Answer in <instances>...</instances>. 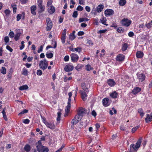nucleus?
<instances>
[{"mask_svg":"<svg viewBox=\"0 0 152 152\" xmlns=\"http://www.w3.org/2000/svg\"><path fill=\"white\" fill-rule=\"evenodd\" d=\"M126 3V0H120L119 4L120 6H123Z\"/></svg>","mask_w":152,"mask_h":152,"instance_id":"473e14b6","label":"nucleus"},{"mask_svg":"<svg viewBox=\"0 0 152 152\" xmlns=\"http://www.w3.org/2000/svg\"><path fill=\"white\" fill-rule=\"evenodd\" d=\"M141 90V89L139 87H135L133 89L132 93L134 95L138 94Z\"/></svg>","mask_w":152,"mask_h":152,"instance_id":"2eb2a0df","label":"nucleus"},{"mask_svg":"<svg viewBox=\"0 0 152 152\" xmlns=\"http://www.w3.org/2000/svg\"><path fill=\"white\" fill-rule=\"evenodd\" d=\"M43 49V47L42 45H41L40 47L39 48L37 52L38 53H39L41 52L42 51V50Z\"/></svg>","mask_w":152,"mask_h":152,"instance_id":"680f3d73","label":"nucleus"},{"mask_svg":"<svg viewBox=\"0 0 152 152\" xmlns=\"http://www.w3.org/2000/svg\"><path fill=\"white\" fill-rule=\"evenodd\" d=\"M75 51L78 52L79 53H80L82 51V48L80 47H77V48H74Z\"/></svg>","mask_w":152,"mask_h":152,"instance_id":"37998d69","label":"nucleus"},{"mask_svg":"<svg viewBox=\"0 0 152 152\" xmlns=\"http://www.w3.org/2000/svg\"><path fill=\"white\" fill-rule=\"evenodd\" d=\"M7 110L6 109V107H5L3 110V111L2 112V113L3 114V118L6 121H7L8 120L7 118L6 115V113L7 111Z\"/></svg>","mask_w":152,"mask_h":152,"instance_id":"f3484780","label":"nucleus"},{"mask_svg":"<svg viewBox=\"0 0 152 152\" xmlns=\"http://www.w3.org/2000/svg\"><path fill=\"white\" fill-rule=\"evenodd\" d=\"M46 56L48 58H51L53 56V54L51 53H47L46 54Z\"/></svg>","mask_w":152,"mask_h":152,"instance_id":"e433bc0d","label":"nucleus"},{"mask_svg":"<svg viewBox=\"0 0 152 152\" xmlns=\"http://www.w3.org/2000/svg\"><path fill=\"white\" fill-rule=\"evenodd\" d=\"M11 7L13 9V12L14 13H15L16 12L17 5L15 4H12Z\"/></svg>","mask_w":152,"mask_h":152,"instance_id":"79ce46f5","label":"nucleus"},{"mask_svg":"<svg viewBox=\"0 0 152 152\" xmlns=\"http://www.w3.org/2000/svg\"><path fill=\"white\" fill-rule=\"evenodd\" d=\"M114 14V11L111 9H107L104 11L105 15L107 17L112 15Z\"/></svg>","mask_w":152,"mask_h":152,"instance_id":"9b49d317","label":"nucleus"},{"mask_svg":"<svg viewBox=\"0 0 152 152\" xmlns=\"http://www.w3.org/2000/svg\"><path fill=\"white\" fill-rule=\"evenodd\" d=\"M30 120L28 119H26L23 120V122L25 124H28L29 123Z\"/></svg>","mask_w":152,"mask_h":152,"instance_id":"4d7b16f0","label":"nucleus"},{"mask_svg":"<svg viewBox=\"0 0 152 152\" xmlns=\"http://www.w3.org/2000/svg\"><path fill=\"white\" fill-rule=\"evenodd\" d=\"M85 109L82 107H80L77 111V114L79 117H81L82 118L85 113Z\"/></svg>","mask_w":152,"mask_h":152,"instance_id":"0eeeda50","label":"nucleus"},{"mask_svg":"<svg viewBox=\"0 0 152 152\" xmlns=\"http://www.w3.org/2000/svg\"><path fill=\"white\" fill-rule=\"evenodd\" d=\"M43 1L42 0H38L37 1V5L38 6L40 5H43Z\"/></svg>","mask_w":152,"mask_h":152,"instance_id":"603ef678","label":"nucleus"},{"mask_svg":"<svg viewBox=\"0 0 152 152\" xmlns=\"http://www.w3.org/2000/svg\"><path fill=\"white\" fill-rule=\"evenodd\" d=\"M57 42L56 41L55 42V44L54 45V46L53 47L50 46V45H48L46 48V49L48 50V49L51 48H55L57 47Z\"/></svg>","mask_w":152,"mask_h":152,"instance_id":"58836bf2","label":"nucleus"},{"mask_svg":"<svg viewBox=\"0 0 152 152\" xmlns=\"http://www.w3.org/2000/svg\"><path fill=\"white\" fill-rule=\"evenodd\" d=\"M22 15L21 14H18L16 17L17 18V21H19L21 19V18Z\"/></svg>","mask_w":152,"mask_h":152,"instance_id":"6e6d98bb","label":"nucleus"},{"mask_svg":"<svg viewBox=\"0 0 152 152\" xmlns=\"http://www.w3.org/2000/svg\"><path fill=\"white\" fill-rule=\"evenodd\" d=\"M37 9L36 5H33L31 7V13L34 15H36V12L35 11Z\"/></svg>","mask_w":152,"mask_h":152,"instance_id":"6ab92c4d","label":"nucleus"},{"mask_svg":"<svg viewBox=\"0 0 152 152\" xmlns=\"http://www.w3.org/2000/svg\"><path fill=\"white\" fill-rule=\"evenodd\" d=\"M73 69V66L69 64L66 65L64 68L65 71L67 72L72 71Z\"/></svg>","mask_w":152,"mask_h":152,"instance_id":"9d476101","label":"nucleus"},{"mask_svg":"<svg viewBox=\"0 0 152 152\" xmlns=\"http://www.w3.org/2000/svg\"><path fill=\"white\" fill-rule=\"evenodd\" d=\"M132 23V21L128 18H124L121 21V23L123 26L128 27L130 26Z\"/></svg>","mask_w":152,"mask_h":152,"instance_id":"20e7f679","label":"nucleus"},{"mask_svg":"<svg viewBox=\"0 0 152 152\" xmlns=\"http://www.w3.org/2000/svg\"><path fill=\"white\" fill-rule=\"evenodd\" d=\"M48 10L49 13L53 14L55 11V8L53 5H51L48 9Z\"/></svg>","mask_w":152,"mask_h":152,"instance_id":"aec40b11","label":"nucleus"},{"mask_svg":"<svg viewBox=\"0 0 152 152\" xmlns=\"http://www.w3.org/2000/svg\"><path fill=\"white\" fill-rule=\"evenodd\" d=\"M28 112V110L26 109H24L20 113L18 114V115L21 116L24 113H27Z\"/></svg>","mask_w":152,"mask_h":152,"instance_id":"ea45409f","label":"nucleus"},{"mask_svg":"<svg viewBox=\"0 0 152 152\" xmlns=\"http://www.w3.org/2000/svg\"><path fill=\"white\" fill-rule=\"evenodd\" d=\"M86 69L88 71L92 70L93 69V68L91 67V66L89 64H88L86 65Z\"/></svg>","mask_w":152,"mask_h":152,"instance_id":"4c0bfd02","label":"nucleus"},{"mask_svg":"<svg viewBox=\"0 0 152 152\" xmlns=\"http://www.w3.org/2000/svg\"><path fill=\"white\" fill-rule=\"evenodd\" d=\"M81 119V117H79L78 115H76L72 121V124L73 125L76 124Z\"/></svg>","mask_w":152,"mask_h":152,"instance_id":"1a4fd4ad","label":"nucleus"},{"mask_svg":"<svg viewBox=\"0 0 152 152\" xmlns=\"http://www.w3.org/2000/svg\"><path fill=\"white\" fill-rule=\"evenodd\" d=\"M70 57L72 62H77L79 58L78 56L74 53H72L71 54Z\"/></svg>","mask_w":152,"mask_h":152,"instance_id":"423d86ee","label":"nucleus"},{"mask_svg":"<svg viewBox=\"0 0 152 152\" xmlns=\"http://www.w3.org/2000/svg\"><path fill=\"white\" fill-rule=\"evenodd\" d=\"M89 20V19L86 18H80L79 19V22L80 23L85 21H88Z\"/></svg>","mask_w":152,"mask_h":152,"instance_id":"f704fd0d","label":"nucleus"},{"mask_svg":"<svg viewBox=\"0 0 152 152\" xmlns=\"http://www.w3.org/2000/svg\"><path fill=\"white\" fill-rule=\"evenodd\" d=\"M69 38L71 40H73L75 38V36L73 34H70L69 36Z\"/></svg>","mask_w":152,"mask_h":152,"instance_id":"a19ab883","label":"nucleus"},{"mask_svg":"<svg viewBox=\"0 0 152 152\" xmlns=\"http://www.w3.org/2000/svg\"><path fill=\"white\" fill-rule=\"evenodd\" d=\"M70 107L71 104H68L66 106L65 109V116L66 115H67L68 113L69 112ZM65 116L66 117V116Z\"/></svg>","mask_w":152,"mask_h":152,"instance_id":"5701e85b","label":"nucleus"},{"mask_svg":"<svg viewBox=\"0 0 152 152\" xmlns=\"http://www.w3.org/2000/svg\"><path fill=\"white\" fill-rule=\"evenodd\" d=\"M37 144H38L36 146V148L39 152H48L49 151L48 148L42 145L41 141H38Z\"/></svg>","mask_w":152,"mask_h":152,"instance_id":"f03ea898","label":"nucleus"},{"mask_svg":"<svg viewBox=\"0 0 152 152\" xmlns=\"http://www.w3.org/2000/svg\"><path fill=\"white\" fill-rule=\"evenodd\" d=\"M125 56L122 54H119L118 55L116 58V60L117 61H123L124 60Z\"/></svg>","mask_w":152,"mask_h":152,"instance_id":"f8f14e48","label":"nucleus"},{"mask_svg":"<svg viewBox=\"0 0 152 152\" xmlns=\"http://www.w3.org/2000/svg\"><path fill=\"white\" fill-rule=\"evenodd\" d=\"M118 93L115 91H114L113 92L111 93L110 94V96L113 98H116L117 97Z\"/></svg>","mask_w":152,"mask_h":152,"instance_id":"b1692460","label":"nucleus"},{"mask_svg":"<svg viewBox=\"0 0 152 152\" xmlns=\"http://www.w3.org/2000/svg\"><path fill=\"white\" fill-rule=\"evenodd\" d=\"M47 26L46 29L47 31H50L53 26V24L51 19L49 18H47L46 19Z\"/></svg>","mask_w":152,"mask_h":152,"instance_id":"39448f33","label":"nucleus"},{"mask_svg":"<svg viewBox=\"0 0 152 152\" xmlns=\"http://www.w3.org/2000/svg\"><path fill=\"white\" fill-rule=\"evenodd\" d=\"M104 8V6L101 4L99 5L96 8V10L98 12H100L102 11Z\"/></svg>","mask_w":152,"mask_h":152,"instance_id":"412c9836","label":"nucleus"},{"mask_svg":"<svg viewBox=\"0 0 152 152\" xmlns=\"http://www.w3.org/2000/svg\"><path fill=\"white\" fill-rule=\"evenodd\" d=\"M139 126H138L136 127L133 128L132 129V132L134 133L139 128Z\"/></svg>","mask_w":152,"mask_h":152,"instance_id":"49530a36","label":"nucleus"},{"mask_svg":"<svg viewBox=\"0 0 152 152\" xmlns=\"http://www.w3.org/2000/svg\"><path fill=\"white\" fill-rule=\"evenodd\" d=\"M143 53L142 52L139 51L137 52L136 56L137 58H141L143 57Z\"/></svg>","mask_w":152,"mask_h":152,"instance_id":"4be33fe9","label":"nucleus"},{"mask_svg":"<svg viewBox=\"0 0 152 152\" xmlns=\"http://www.w3.org/2000/svg\"><path fill=\"white\" fill-rule=\"evenodd\" d=\"M80 92L82 96V98L83 101L86 100L87 99V95L86 93L84 91H80Z\"/></svg>","mask_w":152,"mask_h":152,"instance_id":"a211bd4d","label":"nucleus"},{"mask_svg":"<svg viewBox=\"0 0 152 152\" xmlns=\"http://www.w3.org/2000/svg\"><path fill=\"white\" fill-rule=\"evenodd\" d=\"M77 10L78 11H81L83 10V7L79 5L77 7Z\"/></svg>","mask_w":152,"mask_h":152,"instance_id":"052dcab7","label":"nucleus"},{"mask_svg":"<svg viewBox=\"0 0 152 152\" xmlns=\"http://www.w3.org/2000/svg\"><path fill=\"white\" fill-rule=\"evenodd\" d=\"M28 73V70L25 67L22 70V74L24 75H27Z\"/></svg>","mask_w":152,"mask_h":152,"instance_id":"2f4dec72","label":"nucleus"},{"mask_svg":"<svg viewBox=\"0 0 152 152\" xmlns=\"http://www.w3.org/2000/svg\"><path fill=\"white\" fill-rule=\"evenodd\" d=\"M128 47V44L126 43H124L122 45V50L123 51L126 50Z\"/></svg>","mask_w":152,"mask_h":152,"instance_id":"bb28decb","label":"nucleus"},{"mask_svg":"<svg viewBox=\"0 0 152 152\" xmlns=\"http://www.w3.org/2000/svg\"><path fill=\"white\" fill-rule=\"evenodd\" d=\"M4 40L5 42L7 43L9 41V39L8 36H6L4 37Z\"/></svg>","mask_w":152,"mask_h":152,"instance_id":"e2e57ef3","label":"nucleus"},{"mask_svg":"<svg viewBox=\"0 0 152 152\" xmlns=\"http://www.w3.org/2000/svg\"><path fill=\"white\" fill-rule=\"evenodd\" d=\"M142 142V139H139L136 144H132L130 146V152H136L139 148Z\"/></svg>","mask_w":152,"mask_h":152,"instance_id":"f257e3e1","label":"nucleus"},{"mask_svg":"<svg viewBox=\"0 0 152 152\" xmlns=\"http://www.w3.org/2000/svg\"><path fill=\"white\" fill-rule=\"evenodd\" d=\"M128 35L129 37H132L134 36V34L133 32L130 31L128 33Z\"/></svg>","mask_w":152,"mask_h":152,"instance_id":"774afa93","label":"nucleus"},{"mask_svg":"<svg viewBox=\"0 0 152 152\" xmlns=\"http://www.w3.org/2000/svg\"><path fill=\"white\" fill-rule=\"evenodd\" d=\"M39 8V12H42L44 11L45 9V6L43 5H40L38 6Z\"/></svg>","mask_w":152,"mask_h":152,"instance_id":"cd10ccee","label":"nucleus"},{"mask_svg":"<svg viewBox=\"0 0 152 152\" xmlns=\"http://www.w3.org/2000/svg\"><path fill=\"white\" fill-rule=\"evenodd\" d=\"M78 12L77 11H75L74 12L72 15V17L74 18H76L77 17L78 15Z\"/></svg>","mask_w":152,"mask_h":152,"instance_id":"8fccbe9b","label":"nucleus"},{"mask_svg":"<svg viewBox=\"0 0 152 152\" xmlns=\"http://www.w3.org/2000/svg\"><path fill=\"white\" fill-rule=\"evenodd\" d=\"M109 100L108 99L105 98L102 99V103L103 105L105 107H107L110 104L109 102Z\"/></svg>","mask_w":152,"mask_h":152,"instance_id":"4468645a","label":"nucleus"},{"mask_svg":"<svg viewBox=\"0 0 152 152\" xmlns=\"http://www.w3.org/2000/svg\"><path fill=\"white\" fill-rule=\"evenodd\" d=\"M47 127L51 129H54L55 128V126L54 124L53 123L48 122L45 124Z\"/></svg>","mask_w":152,"mask_h":152,"instance_id":"dca6fc26","label":"nucleus"},{"mask_svg":"<svg viewBox=\"0 0 152 152\" xmlns=\"http://www.w3.org/2000/svg\"><path fill=\"white\" fill-rule=\"evenodd\" d=\"M6 49L9 50L10 52H12L13 51V49H12L10 46L9 45H7L6 46Z\"/></svg>","mask_w":152,"mask_h":152,"instance_id":"0e129e2a","label":"nucleus"},{"mask_svg":"<svg viewBox=\"0 0 152 152\" xmlns=\"http://www.w3.org/2000/svg\"><path fill=\"white\" fill-rule=\"evenodd\" d=\"M107 83L110 87L114 86L116 84V83L113 79H109L107 81Z\"/></svg>","mask_w":152,"mask_h":152,"instance_id":"ddd939ff","label":"nucleus"},{"mask_svg":"<svg viewBox=\"0 0 152 152\" xmlns=\"http://www.w3.org/2000/svg\"><path fill=\"white\" fill-rule=\"evenodd\" d=\"M66 36H65L61 35V42L63 44H64L65 43V40L66 38Z\"/></svg>","mask_w":152,"mask_h":152,"instance_id":"a18cd8bd","label":"nucleus"},{"mask_svg":"<svg viewBox=\"0 0 152 152\" xmlns=\"http://www.w3.org/2000/svg\"><path fill=\"white\" fill-rule=\"evenodd\" d=\"M84 34V33L83 31H80L78 32L77 33V35L78 36H82Z\"/></svg>","mask_w":152,"mask_h":152,"instance_id":"338daca9","label":"nucleus"},{"mask_svg":"<svg viewBox=\"0 0 152 152\" xmlns=\"http://www.w3.org/2000/svg\"><path fill=\"white\" fill-rule=\"evenodd\" d=\"M28 87L27 85H25L22 86H20L19 88L20 90L22 91L24 90H26L28 88Z\"/></svg>","mask_w":152,"mask_h":152,"instance_id":"c85d7f7f","label":"nucleus"},{"mask_svg":"<svg viewBox=\"0 0 152 152\" xmlns=\"http://www.w3.org/2000/svg\"><path fill=\"white\" fill-rule=\"evenodd\" d=\"M124 29L122 27L118 28L117 29V31L118 33H121L124 31Z\"/></svg>","mask_w":152,"mask_h":152,"instance_id":"09e8293b","label":"nucleus"},{"mask_svg":"<svg viewBox=\"0 0 152 152\" xmlns=\"http://www.w3.org/2000/svg\"><path fill=\"white\" fill-rule=\"evenodd\" d=\"M48 65V63L46 59L41 61L39 64V68L43 70H45L47 68Z\"/></svg>","mask_w":152,"mask_h":152,"instance_id":"7ed1b4c3","label":"nucleus"},{"mask_svg":"<svg viewBox=\"0 0 152 152\" xmlns=\"http://www.w3.org/2000/svg\"><path fill=\"white\" fill-rule=\"evenodd\" d=\"M106 19L105 18H103L101 20V22L103 24L107 26V25L105 24L106 23Z\"/></svg>","mask_w":152,"mask_h":152,"instance_id":"bf43d9fd","label":"nucleus"},{"mask_svg":"<svg viewBox=\"0 0 152 152\" xmlns=\"http://www.w3.org/2000/svg\"><path fill=\"white\" fill-rule=\"evenodd\" d=\"M31 147L28 144H26L24 147V149L26 152H29L31 150Z\"/></svg>","mask_w":152,"mask_h":152,"instance_id":"a878e982","label":"nucleus"},{"mask_svg":"<svg viewBox=\"0 0 152 152\" xmlns=\"http://www.w3.org/2000/svg\"><path fill=\"white\" fill-rule=\"evenodd\" d=\"M4 13L6 14V15L7 16H8L10 15V13L11 12L8 9H6L4 10Z\"/></svg>","mask_w":152,"mask_h":152,"instance_id":"c03bdc74","label":"nucleus"},{"mask_svg":"<svg viewBox=\"0 0 152 152\" xmlns=\"http://www.w3.org/2000/svg\"><path fill=\"white\" fill-rule=\"evenodd\" d=\"M37 74L38 75L41 76L42 74V71L40 69H38L37 71Z\"/></svg>","mask_w":152,"mask_h":152,"instance_id":"3c124183","label":"nucleus"},{"mask_svg":"<svg viewBox=\"0 0 152 152\" xmlns=\"http://www.w3.org/2000/svg\"><path fill=\"white\" fill-rule=\"evenodd\" d=\"M138 112L140 114L141 116L142 117L144 116V113H143L142 109V108H140L138 110Z\"/></svg>","mask_w":152,"mask_h":152,"instance_id":"c9c22d12","label":"nucleus"},{"mask_svg":"<svg viewBox=\"0 0 152 152\" xmlns=\"http://www.w3.org/2000/svg\"><path fill=\"white\" fill-rule=\"evenodd\" d=\"M52 1L51 0L48 1L47 3V6L48 7H50L52 5Z\"/></svg>","mask_w":152,"mask_h":152,"instance_id":"864d4df0","label":"nucleus"},{"mask_svg":"<svg viewBox=\"0 0 152 152\" xmlns=\"http://www.w3.org/2000/svg\"><path fill=\"white\" fill-rule=\"evenodd\" d=\"M152 119V118L148 114H147L146 118L145 119V121L148 123L151 121Z\"/></svg>","mask_w":152,"mask_h":152,"instance_id":"c756f323","label":"nucleus"},{"mask_svg":"<svg viewBox=\"0 0 152 152\" xmlns=\"http://www.w3.org/2000/svg\"><path fill=\"white\" fill-rule=\"evenodd\" d=\"M85 9L88 12H89L90 11L91 9L90 7L88 6H86L85 7Z\"/></svg>","mask_w":152,"mask_h":152,"instance_id":"69168bd1","label":"nucleus"},{"mask_svg":"<svg viewBox=\"0 0 152 152\" xmlns=\"http://www.w3.org/2000/svg\"><path fill=\"white\" fill-rule=\"evenodd\" d=\"M72 77H69L68 78L66 77H65L64 78V82H66L68 80H71L72 79Z\"/></svg>","mask_w":152,"mask_h":152,"instance_id":"de8ad7c7","label":"nucleus"},{"mask_svg":"<svg viewBox=\"0 0 152 152\" xmlns=\"http://www.w3.org/2000/svg\"><path fill=\"white\" fill-rule=\"evenodd\" d=\"M9 35L11 38H12L14 37L15 34L13 31H11L9 33Z\"/></svg>","mask_w":152,"mask_h":152,"instance_id":"5fc2aeb1","label":"nucleus"},{"mask_svg":"<svg viewBox=\"0 0 152 152\" xmlns=\"http://www.w3.org/2000/svg\"><path fill=\"white\" fill-rule=\"evenodd\" d=\"M21 34L22 33L21 32H17V33L15 34L14 37V39L15 40L17 41L19 39V37L20 36Z\"/></svg>","mask_w":152,"mask_h":152,"instance_id":"393cba45","label":"nucleus"},{"mask_svg":"<svg viewBox=\"0 0 152 152\" xmlns=\"http://www.w3.org/2000/svg\"><path fill=\"white\" fill-rule=\"evenodd\" d=\"M64 59L65 61H68L69 59V56L68 55L64 57Z\"/></svg>","mask_w":152,"mask_h":152,"instance_id":"13d9d810","label":"nucleus"},{"mask_svg":"<svg viewBox=\"0 0 152 152\" xmlns=\"http://www.w3.org/2000/svg\"><path fill=\"white\" fill-rule=\"evenodd\" d=\"M137 76L139 82H142L145 80V76L144 74L143 73L137 74Z\"/></svg>","mask_w":152,"mask_h":152,"instance_id":"6e6552de","label":"nucleus"},{"mask_svg":"<svg viewBox=\"0 0 152 152\" xmlns=\"http://www.w3.org/2000/svg\"><path fill=\"white\" fill-rule=\"evenodd\" d=\"M81 87L82 89L86 91H88V89L86 86V83H82L81 84Z\"/></svg>","mask_w":152,"mask_h":152,"instance_id":"7c9ffc66","label":"nucleus"},{"mask_svg":"<svg viewBox=\"0 0 152 152\" xmlns=\"http://www.w3.org/2000/svg\"><path fill=\"white\" fill-rule=\"evenodd\" d=\"M6 69L4 67H2L0 69L1 72L4 75L6 73Z\"/></svg>","mask_w":152,"mask_h":152,"instance_id":"72a5a7b5","label":"nucleus"}]
</instances>
